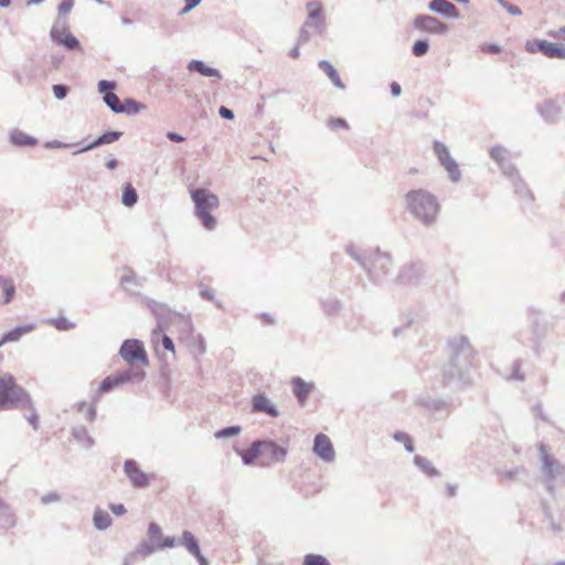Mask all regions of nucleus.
Returning a JSON list of instances; mask_svg holds the SVG:
<instances>
[{"label":"nucleus","mask_w":565,"mask_h":565,"mask_svg":"<svg viewBox=\"0 0 565 565\" xmlns=\"http://www.w3.org/2000/svg\"><path fill=\"white\" fill-rule=\"evenodd\" d=\"M448 361L441 369L443 384L463 388L471 383L477 351L468 337L456 334L447 342Z\"/></svg>","instance_id":"obj_1"},{"label":"nucleus","mask_w":565,"mask_h":565,"mask_svg":"<svg viewBox=\"0 0 565 565\" xmlns=\"http://www.w3.org/2000/svg\"><path fill=\"white\" fill-rule=\"evenodd\" d=\"M345 252L366 271L372 282L380 285L386 280L393 266L388 253L381 252L379 248L361 249L354 244L347 245Z\"/></svg>","instance_id":"obj_2"},{"label":"nucleus","mask_w":565,"mask_h":565,"mask_svg":"<svg viewBox=\"0 0 565 565\" xmlns=\"http://www.w3.org/2000/svg\"><path fill=\"white\" fill-rule=\"evenodd\" d=\"M407 211L424 226L436 223L440 205L437 196L425 189L411 190L405 195Z\"/></svg>","instance_id":"obj_3"},{"label":"nucleus","mask_w":565,"mask_h":565,"mask_svg":"<svg viewBox=\"0 0 565 565\" xmlns=\"http://www.w3.org/2000/svg\"><path fill=\"white\" fill-rule=\"evenodd\" d=\"M508 154V150L501 146L492 147L490 150V157L498 163L502 174L510 180L514 194L522 204L531 205L534 201V195L521 178L516 167L510 161Z\"/></svg>","instance_id":"obj_4"},{"label":"nucleus","mask_w":565,"mask_h":565,"mask_svg":"<svg viewBox=\"0 0 565 565\" xmlns=\"http://www.w3.org/2000/svg\"><path fill=\"white\" fill-rule=\"evenodd\" d=\"M8 408H33L30 395L15 383V379L11 374L0 377V409Z\"/></svg>","instance_id":"obj_5"},{"label":"nucleus","mask_w":565,"mask_h":565,"mask_svg":"<svg viewBox=\"0 0 565 565\" xmlns=\"http://www.w3.org/2000/svg\"><path fill=\"white\" fill-rule=\"evenodd\" d=\"M190 195L194 203V215L206 230H214L217 222L211 213L220 205L218 196L203 188L190 190Z\"/></svg>","instance_id":"obj_6"},{"label":"nucleus","mask_w":565,"mask_h":565,"mask_svg":"<svg viewBox=\"0 0 565 565\" xmlns=\"http://www.w3.org/2000/svg\"><path fill=\"white\" fill-rule=\"evenodd\" d=\"M539 458L541 461L542 482L545 484L546 491L555 497L556 489L554 482L558 479L565 478V465L550 452V448L544 443L537 446Z\"/></svg>","instance_id":"obj_7"},{"label":"nucleus","mask_w":565,"mask_h":565,"mask_svg":"<svg viewBox=\"0 0 565 565\" xmlns=\"http://www.w3.org/2000/svg\"><path fill=\"white\" fill-rule=\"evenodd\" d=\"M433 150L440 166L447 171L449 179L457 183L461 179V172L457 161L450 156L448 147L439 140L433 142Z\"/></svg>","instance_id":"obj_8"},{"label":"nucleus","mask_w":565,"mask_h":565,"mask_svg":"<svg viewBox=\"0 0 565 565\" xmlns=\"http://www.w3.org/2000/svg\"><path fill=\"white\" fill-rule=\"evenodd\" d=\"M119 355L128 364H134L136 361H139L142 366L149 364L143 343L138 339L125 340L120 347Z\"/></svg>","instance_id":"obj_9"},{"label":"nucleus","mask_w":565,"mask_h":565,"mask_svg":"<svg viewBox=\"0 0 565 565\" xmlns=\"http://www.w3.org/2000/svg\"><path fill=\"white\" fill-rule=\"evenodd\" d=\"M413 26L419 32L433 35H444L448 32V25L445 22L429 14L416 15L413 20Z\"/></svg>","instance_id":"obj_10"},{"label":"nucleus","mask_w":565,"mask_h":565,"mask_svg":"<svg viewBox=\"0 0 565 565\" xmlns=\"http://www.w3.org/2000/svg\"><path fill=\"white\" fill-rule=\"evenodd\" d=\"M525 49L530 53L541 52L550 58L565 60V45L546 40L527 41Z\"/></svg>","instance_id":"obj_11"},{"label":"nucleus","mask_w":565,"mask_h":565,"mask_svg":"<svg viewBox=\"0 0 565 565\" xmlns=\"http://www.w3.org/2000/svg\"><path fill=\"white\" fill-rule=\"evenodd\" d=\"M424 274V264L420 262H412L399 269L396 282L405 286H415L422 280Z\"/></svg>","instance_id":"obj_12"},{"label":"nucleus","mask_w":565,"mask_h":565,"mask_svg":"<svg viewBox=\"0 0 565 565\" xmlns=\"http://www.w3.org/2000/svg\"><path fill=\"white\" fill-rule=\"evenodd\" d=\"M50 38L53 42L62 45L67 51H74L81 49V43L76 36H74L64 25L57 26V23L53 25L50 31Z\"/></svg>","instance_id":"obj_13"},{"label":"nucleus","mask_w":565,"mask_h":565,"mask_svg":"<svg viewBox=\"0 0 565 565\" xmlns=\"http://www.w3.org/2000/svg\"><path fill=\"white\" fill-rule=\"evenodd\" d=\"M312 450L324 462H332L335 458V451L330 438L322 433L315 436Z\"/></svg>","instance_id":"obj_14"},{"label":"nucleus","mask_w":565,"mask_h":565,"mask_svg":"<svg viewBox=\"0 0 565 565\" xmlns=\"http://www.w3.org/2000/svg\"><path fill=\"white\" fill-rule=\"evenodd\" d=\"M124 471L136 488H145L149 484V477L138 466L134 459H127L124 463Z\"/></svg>","instance_id":"obj_15"},{"label":"nucleus","mask_w":565,"mask_h":565,"mask_svg":"<svg viewBox=\"0 0 565 565\" xmlns=\"http://www.w3.org/2000/svg\"><path fill=\"white\" fill-rule=\"evenodd\" d=\"M262 452L260 457L266 458L269 462H284L287 456V448L279 446L274 440H260Z\"/></svg>","instance_id":"obj_16"},{"label":"nucleus","mask_w":565,"mask_h":565,"mask_svg":"<svg viewBox=\"0 0 565 565\" xmlns=\"http://www.w3.org/2000/svg\"><path fill=\"white\" fill-rule=\"evenodd\" d=\"M150 309L152 311V313L157 317L158 319V326L157 328L153 330V333H158V332H161L162 331V321L166 317L170 318L171 316L173 317H179L182 321V323H184V326L188 328V329H191V319L189 317H183V316H179L177 315L175 312H171V310L163 303H160V302H156V301H152L150 303Z\"/></svg>","instance_id":"obj_17"},{"label":"nucleus","mask_w":565,"mask_h":565,"mask_svg":"<svg viewBox=\"0 0 565 565\" xmlns=\"http://www.w3.org/2000/svg\"><path fill=\"white\" fill-rule=\"evenodd\" d=\"M120 385L126 383H140L146 377V372L142 366L129 364V367L118 370L115 372Z\"/></svg>","instance_id":"obj_18"},{"label":"nucleus","mask_w":565,"mask_h":565,"mask_svg":"<svg viewBox=\"0 0 565 565\" xmlns=\"http://www.w3.org/2000/svg\"><path fill=\"white\" fill-rule=\"evenodd\" d=\"M120 385L126 383H140L146 377V372L142 366L129 364V367L118 370L115 372Z\"/></svg>","instance_id":"obj_19"},{"label":"nucleus","mask_w":565,"mask_h":565,"mask_svg":"<svg viewBox=\"0 0 565 565\" xmlns=\"http://www.w3.org/2000/svg\"><path fill=\"white\" fill-rule=\"evenodd\" d=\"M252 412L264 413L274 418L279 416V411L264 393L256 394L253 397Z\"/></svg>","instance_id":"obj_20"},{"label":"nucleus","mask_w":565,"mask_h":565,"mask_svg":"<svg viewBox=\"0 0 565 565\" xmlns=\"http://www.w3.org/2000/svg\"><path fill=\"white\" fill-rule=\"evenodd\" d=\"M428 9L431 12L440 14L448 19H458L459 10L458 8L448 0H431L428 3Z\"/></svg>","instance_id":"obj_21"},{"label":"nucleus","mask_w":565,"mask_h":565,"mask_svg":"<svg viewBox=\"0 0 565 565\" xmlns=\"http://www.w3.org/2000/svg\"><path fill=\"white\" fill-rule=\"evenodd\" d=\"M292 393L300 405H305L309 394L313 391V383H307L303 379L295 376L291 380Z\"/></svg>","instance_id":"obj_22"},{"label":"nucleus","mask_w":565,"mask_h":565,"mask_svg":"<svg viewBox=\"0 0 565 565\" xmlns=\"http://www.w3.org/2000/svg\"><path fill=\"white\" fill-rule=\"evenodd\" d=\"M121 135H122L121 131H115V130L105 131L103 135L97 137L90 143H88V145L82 147L81 149L76 150L74 152V154H78V153H82V152L95 149V148H97L99 146H103V145L113 143V142L117 141L121 137Z\"/></svg>","instance_id":"obj_23"},{"label":"nucleus","mask_w":565,"mask_h":565,"mask_svg":"<svg viewBox=\"0 0 565 565\" xmlns=\"http://www.w3.org/2000/svg\"><path fill=\"white\" fill-rule=\"evenodd\" d=\"M540 116L548 122H555L561 118L562 109L552 99L545 100L537 106Z\"/></svg>","instance_id":"obj_24"},{"label":"nucleus","mask_w":565,"mask_h":565,"mask_svg":"<svg viewBox=\"0 0 565 565\" xmlns=\"http://www.w3.org/2000/svg\"><path fill=\"white\" fill-rule=\"evenodd\" d=\"M10 142L17 147H34L38 145V139L26 135L22 130L12 129L9 134Z\"/></svg>","instance_id":"obj_25"},{"label":"nucleus","mask_w":565,"mask_h":565,"mask_svg":"<svg viewBox=\"0 0 565 565\" xmlns=\"http://www.w3.org/2000/svg\"><path fill=\"white\" fill-rule=\"evenodd\" d=\"M309 29L315 30L318 34L322 35L326 32V24L323 21H309L307 20L302 28L300 29V34L298 39L299 44H305L310 40Z\"/></svg>","instance_id":"obj_26"},{"label":"nucleus","mask_w":565,"mask_h":565,"mask_svg":"<svg viewBox=\"0 0 565 565\" xmlns=\"http://www.w3.org/2000/svg\"><path fill=\"white\" fill-rule=\"evenodd\" d=\"M188 70L190 72H196L205 77H216V78L222 77V75L217 68L207 66L200 60H191L188 64Z\"/></svg>","instance_id":"obj_27"},{"label":"nucleus","mask_w":565,"mask_h":565,"mask_svg":"<svg viewBox=\"0 0 565 565\" xmlns=\"http://www.w3.org/2000/svg\"><path fill=\"white\" fill-rule=\"evenodd\" d=\"M120 284L128 294L137 295L136 288L141 286V279L131 269H126L120 278Z\"/></svg>","instance_id":"obj_28"},{"label":"nucleus","mask_w":565,"mask_h":565,"mask_svg":"<svg viewBox=\"0 0 565 565\" xmlns=\"http://www.w3.org/2000/svg\"><path fill=\"white\" fill-rule=\"evenodd\" d=\"M318 66L321 71L326 73V75L330 78V81L337 88H345V85L343 84L338 71L329 61L322 60L318 63Z\"/></svg>","instance_id":"obj_29"},{"label":"nucleus","mask_w":565,"mask_h":565,"mask_svg":"<svg viewBox=\"0 0 565 565\" xmlns=\"http://www.w3.org/2000/svg\"><path fill=\"white\" fill-rule=\"evenodd\" d=\"M179 544L182 545L192 556L198 555L199 552L201 551L199 540L192 532L188 530H184L182 532V536L179 540Z\"/></svg>","instance_id":"obj_30"},{"label":"nucleus","mask_w":565,"mask_h":565,"mask_svg":"<svg viewBox=\"0 0 565 565\" xmlns=\"http://www.w3.org/2000/svg\"><path fill=\"white\" fill-rule=\"evenodd\" d=\"M420 405L427 408L433 413H438L441 411L446 412V416L450 414L449 404L441 398H433V397H424L420 399Z\"/></svg>","instance_id":"obj_31"},{"label":"nucleus","mask_w":565,"mask_h":565,"mask_svg":"<svg viewBox=\"0 0 565 565\" xmlns=\"http://www.w3.org/2000/svg\"><path fill=\"white\" fill-rule=\"evenodd\" d=\"M260 439L254 440L249 448L243 451H238L242 458V462L245 466L254 463L255 459L260 456L262 447Z\"/></svg>","instance_id":"obj_32"},{"label":"nucleus","mask_w":565,"mask_h":565,"mask_svg":"<svg viewBox=\"0 0 565 565\" xmlns=\"http://www.w3.org/2000/svg\"><path fill=\"white\" fill-rule=\"evenodd\" d=\"M323 313L328 317H335L342 310L343 303L338 298H326L320 300Z\"/></svg>","instance_id":"obj_33"},{"label":"nucleus","mask_w":565,"mask_h":565,"mask_svg":"<svg viewBox=\"0 0 565 565\" xmlns=\"http://www.w3.org/2000/svg\"><path fill=\"white\" fill-rule=\"evenodd\" d=\"M15 525V516L9 505L0 499V527L10 529Z\"/></svg>","instance_id":"obj_34"},{"label":"nucleus","mask_w":565,"mask_h":565,"mask_svg":"<svg viewBox=\"0 0 565 565\" xmlns=\"http://www.w3.org/2000/svg\"><path fill=\"white\" fill-rule=\"evenodd\" d=\"M111 518L108 512L96 508L93 515L94 526L99 531H105L111 525Z\"/></svg>","instance_id":"obj_35"},{"label":"nucleus","mask_w":565,"mask_h":565,"mask_svg":"<svg viewBox=\"0 0 565 565\" xmlns=\"http://www.w3.org/2000/svg\"><path fill=\"white\" fill-rule=\"evenodd\" d=\"M415 466L428 477L439 476V471L434 467L433 462L426 457L416 455L414 457Z\"/></svg>","instance_id":"obj_36"},{"label":"nucleus","mask_w":565,"mask_h":565,"mask_svg":"<svg viewBox=\"0 0 565 565\" xmlns=\"http://www.w3.org/2000/svg\"><path fill=\"white\" fill-rule=\"evenodd\" d=\"M33 329V326L32 324H26V326H19V327H15L14 329L6 332L3 335H2V339L0 341V347L3 344V343H7V342H14V341H18L23 334L28 333L29 331H31Z\"/></svg>","instance_id":"obj_37"},{"label":"nucleus","mask_w":565,"mask_h":565,"mask_svg":"<svg viewBox=\"0 0 565 565\" xmlns=\"http://www.w3.org/2000/svg\"><path fill=\"white\" fill-rule=\"evenodd\" d=\"M72 435L74 439L78 443H82L83 447L86 449H89L95 445L94 439L90 437L85 426H77L73 428Z\"/></svg>","instance_id":"obj_38"},{"label":"nucleus","mask_w":565,"mask_h":565,"mask_svg":"<svg viewBox=\"0 0 565 565\" xmlns=\"http://www.w3.org/2000/svg\"><path fill=\"white\" fill-rule=\"evenodd\" d=\"M121 202L127 207H132L138 202V193L131 183H126L124 185Z\"/></svg>","instance_id":"obj_39"},{"label":"nucleus","mask_w":565,"mask_h":565,"mask_svg":"<svg viewBox=\"0 0 565 565\" xmlns=\"http://www.w3.org/2000/svg\"><path fill=\"white\" fill-rule=\"evenodd\" d=\"M146 106L134 98H125L121 104L120 114L136 115Z\"/></svg>","instance_id":"obj_40"},{"label":"nucleus","mask_w":565,"mask_h":565,"mask_svg":"<svg viewBox=\"0 0 565 565\" xmlns=\"http://www.w3.org/2000/svg\"><path fill=\"white\" fill-rule=\"evenodd\" d=\"M0 287L3 290V303H9L15 294V286L10 278L0 276Z\"/></svg>","instance_id":"obj_41"},{"label":"nucleus","mask_w":565,"mask_h":565,"mask_svg":"<svg viewBox=\"0 0 565 565\" xmlns=\"http://www.w3.org/2000/svg\"><path fill=\"white\" fill-rule=\"evenodd\" d=\"M120 386V383L115 373L106 376L99 384L98 392L104 394L113 391L114 388Z\"/></svg>","instance_id":"obj_42"},{"label":"nucleus","mask_w":565,"mask_h":565,"mask_svg":"<svg viewBox=\"0 0 565 565\" xmlns=\"http://www.w3.org/2000/svg\"><path fill=\"white\" fill-rule=\"evenodd\" d=\"M307 8L309 9L308 19L309 21H322L321 20V13H322V6L319 1L313 0L309 1L307 3Z\"/></svg>","instance_id":"obj_43"},{"label":"nucleus","mask_w":565,"mask_h":565,"mask_svg":"<svg viewBox=\"0 0 565 565\" xmlns=\"http://www.w3.org/2000/svg\"><path fill=\"white\" fill-rule=\"evenodd\" d=\"M394 440L402 443L405 447V450L409 454L414 452L415 447L412 437L404 431H395L393 435Z\"/></svg>","instance_id":"obj_44"},{"label":"nucleus","mask_w":565,"mask_h":565,"mask_svg":"<svg viewBox=\"0 0 565 565\" xmlns=\"http://www.w3.org/2000/svg\"><path fill=\"white\" fill-rule=\"evenodd\" d=\"M148 536L150 539V542L159 548V542L162 541L163 535H162L161 527L157 523L151 522L149 524Z\"/></svg>","instance_id":"obj_45"},{"label":"nucleus","mask_w":565,"mask_h":565,"mask_svg":"<svg viewBox=\"0 0 565 565\" xmlns=\"http://www.w3.org/2000/svg\"><path fill=\"white\" fill-rule=\"evenodd\" d=\"M103 100L107 105V107L110 108L111 111H114L115 114H120L122 103L115 93L103 96Z\"/></svg>","instance_id":"obj_46"},{"label":"nucleus","mask_w":565,"mask_h":565,"mask_svg":"<svg viewBox=\"0 0 565 565\" xmlns=\"http://www.w3.org/2000/svg\"><path fill=\"white\" fill-rule=\"evenodd\" d=\"M429 42L428 40L420 39L414 42L412 46V53L414 56L420 57L428 53Z\"/></svg>","instance_id":"obj_47"},{"label":"nucleus","mask_w":565,"mask_h":565,"mask_svg":"<svg viewBox=\"0 0 565 565\" xmlns=\"http://www.w3.org/2000/svg\"><path fill=\"white\" fill-rule=\"evenodd\" d=\"M241 430H242V428L238 425L227 426V427H224V428L217 430L214 434V437L216 439L230 438V437L238 435L241 433Z\"/></svg>","instance_id":"obj_48"},{"label":"nucleus","mask_w":565,"mask_h":565,"mask_svg":"<svg viewBox=\"0 0 565 565\" xmlns=\"http://www.w3.org/2000/svg\"><path fill=\"white\" fill-rule=\"evenodd\" d=\"M302 565H331L330 562L319 554H307Z\"/></svg>","instance_id":"obj_49"},{"label":"nucleus","mask_w":565,"mask_h":565,"mask_svg":"<svg viewBox=\"0 0 565 565\" xmlns=\"http://www.w3.org/2000/svg\"><path fill=\"white\" fill-rule=\"evenodd\" d=\"M158 547L148 541H142L136 548V553L142 556H150Z\"/></svg>","instance_id":"obj_50"},{"label":"nucleus","mask_w":565,"mask_h":565,"mask_svg":"<svg viewBox=\"0 0 565 565\" xmlns=\"http://www.w3.org/2000/svg\"><path fill=\"white\" fill-rule=\"evenodd\" d=\"M98 92L106 96L107 94H114V89L116 88V82L102 79L98 82Z\"/></svg>","instance_id":"obj_51"},{"label":"nucleus","mask_w":565,"mask_h":565,"mask_svg":"<svg viewBox=\"0 0 565 565\" xmlns=\"http://www.w3.org/2000/svg\"><path fill=\"white\" fill-rule=\"evenodd\" d=\"M51 322L57 330L61 331H66L74 327V324L70 322L65 317L52 319Z\"/></svg>","instance_id":"obj_52"},{"label":"nucleus","mask_w":565,"mask_h":565,"mask_svg":"<svg viewBox=\"0 0 565 565\" xmlns=\"http://www.w3.org/2000/svg\"><path fill=\"white\" fill-rule=\"evenodd\" d=\"M52 90L55 98L62 100L67 96L70 88L64 84H55L53 85Z\"/></svg>","instance_id":"obj_53"},{"label":"nucleus","mask_w":565,"mask_h":565,"mask_svg":"<svg viewBox=\"0 0 565 565\" xmlns=\"http://www.w3.org/2000/svg\"><path fill=\"white\" fill-rule=\"evenodd\" d=\"M503 9H505L512 15H521L522 10L507 0H495Z\"/></svg>","instance_id":"obj_54"},{"label":"nucleus","mask_w":565,"mask_h":565,"mask_svg":"<svg viewBox=\"0 0 565 565\" xmlns=\"http://www.w3.org/2000/svg\"><path fill=\"white\" fill-rule=\"evenodd\" d=\"M522 361L515 360L512 365L511 379L515 381H523L524 374L521 372Z\"/></svg>","instance_id":"obj_55"},{"label":"nucleus","mask_w":565,"mask_h":565,"mask_svg":"<svg viewBox=\"0 0 565 565\" xmlns=\"http://www.w3.org/2000/svg\"><path fill=\"white\" fill-rule=\"evenodd\" d=\"M74 7V0H63L58 7L57 12L60 17L67 15Z\"/></svg>","instance_id":"obj_56"},{"label":"nucleus","mask_w":565,"mask_h":565,"mask_svg":"<svg viewBox=\"0 0 565 565\" xmlns=\"http://www.w3.org/2000/svg\"><path fill=\"white\" fill-rule=\"evenodd\" d=\"M177 544L174 536H163L162 541L159 542V548H172Z\"/></svg>","instance_id":"obj_57"},{"label":"nucleus","mask_w":565,"mask_h":565,"mask_svg":"<svg viewBox=\"0 0 565 565\" xmlns=\"http://www.w3.org/2000/svg\"><path fill=\"white\" fill-rule=\"evenodd\" d=\"M74 146L73 143H66V142H63V141H60V140H50V141H46L44 143V147L47 148V149H51V148H68V147H72Z\"/></svg>","instance_id":"obj_58"},{"label":"nucleus","mask_w":565,"mask_h":565,"mask_svg":"<svg viewBox=\"0 0 565 565\" xmlns=\"http://www.w3.org/2000/svg\"><path fill=\"white\" fill-rule=\"evenodd\" d=\"M60 499H61V497H60V494H58V493H56V492H49V493H46L45 495H43V497L41 498V502H42L43 504H50V503H52V502H57V501H60Z\"/></svg>","instance_id":"obj_59"},{"label":"nucleus","mask_w":565,"mask_h":565,"mask_svg":"<svg viewBox=\"0 0 565 565\" xmlns=\"http://www.w3.org/2000/svg\"><path fill=\"white\" fill-rule=\"evenodd\" d=\"M328 125L330 128H337V127L348 128L349 127L347 120L343 118H331L329 120Z\"/></svg>","instance_id":"obj_60"},{"label":"nucleus","mask_w":565,"mask_h":565,"mask_svg":"<svg viewBox=\"0 0 565 565\" xmlns=\"http://www.w3.org/2000/svg\"><path fill=\"white\" fill-rule=\"evenodd\" d=\"M218 115L224 118V119H227V120H232L234 118V113L232 109L225 107V106H221L218 108Z\"/></svg>","instance_id":"obj_61"},{"label":"nucleus","mask_w":565,"mask_h":565,"mask_svg":"<svg viewBox=\"0 0 565 565\" xmlns=\"http://www.w3.org/2000/svg\"><path fill=\"white\" fill-rule=\"evenodd\" d=\"M545 520L547 521L548 527L552 532L557 534L563 531L562 525L555 522L554 516L547 518Z\"/></svg>","instance_id":"obj_62"},{"label":"nucleus","mask_w":565,"mask_h":565,"mask_svg":"<svg viewBox=\"0 0 565 565\" xmlns=\"http://www.w3.org/2000/svg\"><path fill=\"white\" fill-rule=\"evenodd\" d=\"M481 50L483 52H489V53H493V54H498V53L501 52V47L498 44H494V43L483 44L481 46Z\"/></svg>","instance_id":"obj_63"},{"label":"nucleus","mask_w":565,"mask_h":565,"mask_svg":"<svg viewBox=\"0 0 565 565\" xmlns=\"http://www.w3.org/2000/svg\"><path fill=\"white\" fill-rule=\"evenodd\" d=\"M97 413L96 407L94 405H88L87 409L85 411V418L88 422H94L96 419Z\"/></svg>","instance_id":"obj_64"}]
</instances>
